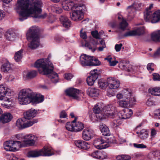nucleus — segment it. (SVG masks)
<instances>
[{
  "label": "nucleus",
  "instance_id": "obj_22",
  "mask_svg": "<svg viewBox=\"0 0 160 160\" xmlns=\"http://www.w3.org/2000/svg\"><path fill=\"white\" fill-rule=\"evenodd\" d=\"M142 6V4L141 3L139 2H135L132 5L128 7V12L129 13H132L131 11L132 12H134L136 10H140V8Z\"/></svg>",
  "mask_w": 160,
  "mask_h": 160
},
{
  "label": "nucleus",
  "instance_id": "obj_43",
  "mask_svg": "<svg viewBox=\"0 0 160 160\" xmlns=\"http://www.w3.org/2000/svg\"><path fill=\"white\" fill-rule=\"evenodd\" d=\"M122 122V120L119 118L114 120L113 122L112 126L114 128H116L121 125Z\"/></svg>",
  "mask_w": 160,
  "mask_h": 160
},
{
  "label": "nucleus",
  "instance_id": "obj_12",
  "mask_svg": "<svg viewBox=\"0 0 160 160\" xmlns=\"http://www.w3.org/2000/svg\"><path fill=\"white\" fill-rule=\"evenodd\" d=\"M20 143L19 141H7L4 144V148L6 151H14L17 149V144L20 146Z\"/></svg>",
  "mask_w": 160,
  "mask_h": 160
},
{
  "label": "nucleus",
  "instance_id": "obj_33",
  "mask_svg": "<svg viewBox=\"0 0 160 160\" xmlns=\"http://www.w3.org/2000/svg\"><path fill=\"white\" fill-rule=\"evenodd\" d=\"M5 36L7 39L8 41H13L15 37V34L12 32L8 31L5 33Z\"/></svg>",
  "mask_w": 160,
  "mask_h": 160
},
{
  "label": "nucleus",
  "instance_id": "obj_6",
  "mask_svg": "<svg viewBox=\"0 0 160 160\" xmlns=\"http://www.w3.org/2000/svg\"><path fill=\"white\" fill-rule=\"evenodd\" d=\"M80 59L81 63L83 66H98L101 64V62L93 56L82 55L80 57Z\"/></svg>",
  "mask_w": 160,
  "mask_h": 160
},
{
  "label": "nucleus",
  "instance_id": "obj_35",
  "mask_svg": "<svg viewBox=\"0 0 160 160\" xmlns=\"http://www.w3.org/2000/svg\"><path fill=\"white\" fill-rule=\"evenodd\" d=\"M152 7V5H150L149 10H147L146 13L144 14V18L146 21H149L150 17L152 14V12L150 9Z\"/></svg>",
  "mask_w": 160,
  "mask_h": 160
},
{
  "label": "nucleus",
  "instance_id": "obj_11",
  "mask_svg": "<svg viewBox=\"0 0 160 160\" xmlns=\"http://www.w3.org/2000/svg\"><path fill=\"white\" fill-rule=\"evenodd\" d=\"M24 138L25 140L20 142V147L32 146L35 144L36 139L35 136L32 134H27L24 136Z\"/></svg>",
  "mask_w": 160,
  "mask_h": 160
},
{
  "label": "nucleus",
  "instance_id": "obj_5",
  "mask_svg": "<svg viewBox=\"0 0 160 160\" xmlns=\"http://www.w3.org/2000/svg\"><path fill=\"white\" fill-rule=\"evenodd\" d=\"M117 98L118 99H123L118 101L119 106L123 108L127 107L128 106H132L134 105L136 102L132 90L129 89H124L122 93H119L117 95Z\"/></svg>",
  "mask_w": 160,
  "mask_h": 160
},
{
  "label": "nucleus",
  "instance_id": "obj_61",
  "mask_svg": "<svg viewBox=\"0 0 160 160\" xmlns=\"http://www.w3.org/2000/svg\"><path fill=\"white\" fill-rule=\"evenodd\" d=\"M67 117V114L64 111H62L60 113V118H65Z\"/></svg>",
  "mask_w": 160,
  "mask_h": 160
},
{
  "label": "nucleus",
  "instance_id": "obj_28",
  "mask_svg": "<svg viewBox=\"0 0 160 160\" xmlns=\"http://www.w3.org/2000/svg\"><path fill=\"white\" fill-rule=\"evenodd\" d=\"M62 5L63 9L67 11H69L71 9L72 10L74 6V3L72 2L67 1L63 2Z\"/></svg>",
  "mask_w": 160,
  "mask_h": 160
},
{
  "label": "nucleus",
  "instance_id": "obj_57",
  "mask_svg": "<svg viewBox=\"0 0 160 160\" xmlns=\"http://www.w3.org/2000/svg\"><path fill=\"white\" fill-rule=\"evenodd\" d=\"M73 77L72 74L70 73L65 74L64 78L67 80L71 79Z\"/></svg>",
  "mask_w": 160,
  "mask_h": 160
},
{
  "label": "nucleus",
  "instance_id": "obj_27",
  "mask_svg": "<svg viewBox=\"0 0 160 160\" xmlns=\"http://www.w3.org/2000/svg\"><path fill=\"white\" fill-rule=\"evenodd\" d=\"M100 129L102 134L105 136H109L110 132L108 127L105 124H102L100 126Z\"/></svg>",
  "mask_w": 160,
  "mask_h": 160
},
{
  "label": "nucleus",
  "instance_id": "obj_64",
  "mask_svg": "<svg viewBox=\"0 0 160 160\" xmlns=\"http://www.w3.org/2000/svg\"><path fill=\"white\" fill-rule=\"evenodd\" d=\"M122 160H130L131 158L129 155H122Z\"/></svg>",
  "mask_w": 160,
  "mask_h": 160
},
{
  "label": "nucleus",
  "instance_id": "obj_42",
  "mask_svg": "<svg viewBox=\"0 0 160 160\" xmlns=\"http://www.w3.org/2000/svg\"><path fill=\"white\" fill-rule=\"evenodd\" d=\"M37 74V72L35 70L32 71L28 72L26 75V78L27 79H31L36 77Z\"/></svg>",
  "mask_w": 160,
  "mask_h": 160
},
{
  "label": "nucleus",
  "instance_id": "obj_20",
  "mask_svg": "<svg viewBox=\"0 0 160 160\" xmlns=\"http://www.w3.org/2000/svg\"><path fill=\"white\" fill-rule=\"evenodd\" d=\"M59 20L65 28H69L71 25V22L66 16H61Z\"/></svg>",
  "mask_w": 160,
  "mask_h": 160
},
{
  "label": "nucleus",
  "instance_id": "obj_38",
  "mask_svg": "<svg viewBox=\"0 0 160 160\" xmlns=\"http://www.w3.org/2000/svg\"><path fill=\"white\" fill-rule=\"evenodd\" d=\"M24 118L18 119L16 122V126L20 129L24 128Z\"/></svg>",
  "mask_w": 160,
  "mask_h": 160
},
{
  "label": "nucleus",
  "instance_id": "obj_44",
  "mask_svg": "<svg viewBox=\"0 0 160 160\" xmlns=\"http://www.w3.org/2000/svg\"><path fill=\"white\" fill-rule=\"evenodd\" d=\"M95 117H96L97 120L104 119L106 118L105 115L102 112L95 114Z\"/></svg>",
  "mask_w": 160,
  "mask_h": 160
},
{
  "label": "nucleus",
  "instance_id": "obj_32",
  "mask_svg": "<svg viewBox=\"0 0 160 160\" xmlns=\"http://www.w3.org/2000/svg\"><path fill=\"white\" fill-rule=\"evenodd\" d=\"M151 39L155 42H160V30L152 33L151 35Z\"/></svg>",
  "mask_w": 160,
  "mask_h": 160
},
{
  "label": "nucleus",
  "instance_id": "obj_52",
  "mask_svg": "<svg viewBox=\"0 0 160 160\" xmlns=\"http://www.w3.org/2000/svg\"><path fill=\"white\" fill-rule=\"evenodd\" d=\"M80 36L83 39L87 38V37L86 32L83 31V29H81L80 31Z\"/></svg>",
  "mask_w": 160,
  "mask_h": 160
},
{
  "label": "nucleus",
  "instance_id": "obj_55",
  "mask_svg": "<svg viewBox=\"0 0 160 160\" xmlns=\"http://www.w3.org/2000/svg\"><path fill=\"white\" fill-rule=\"evenodd\" d=\"M153 63H149L147 65V68L149 71H153L154 70V69L153 68Z\"/></svg>",
  "mask_w": 160,
  "mask_h": 160
},
{
  "label": "nucleus",
  "instance_id": "obj_34",
  "mask_svg": "<svg viewBox=\"0 0 160 160\" xmlns=\"http://www.w3.org/2000/svg\"><path fill=\"white\" fill-rule=\"evenodd\" d=\"M77 118H75L72 122H68L66 124V129L70 131H74V122L76 121Z\"/></svg>",
  "mask_w": 160,
  "mask_h": 160
},
{
  "label": "nucleus",
  "instance_id": "obj_49",
  "mask_svg": "<svg viewBox=\"0 0 160 160\" xmlns=\"http://www.w3.org/2000/svg\"><path fill=\"white\" fill-rule=\"evenodd\" d=\"M107 95L109 97L114 96L115 95L114 92L112 90V89L109 88L107 90Z\"/></svg>",
  "mask_w": 160,
  "mask_h": 160
},
{
  "label": "nucleus",
  "instance_id": "obj_54",
  "mask_svg": "<svg viewBox=\"0 0 160 160\" xmlns=\"http://www.w3.org/2000/svg\"><path fill=\"white\" fill-rule=\"evenodd\" d=\"M160 56V46L158 47L156 52L154 53L153 56L154 58L159 57Z\"/></svg>",
  "mask_w": 160,
  "mask_h": 160
},
{
  "label": "nucleus",
  "instance_id": "obj_16",
  "mask_svg": "<svg viewBox=\"0 0 160 160\" xmlns=\"http://www.w3.org/2000/svg\"><path fill=\"white\" fill-rule=\"evenodd\" d=\"M144 32V29L142 27L138 28L137 29L130 31L126 32L123 36L125 37L132 36L136 35H140Z\"/></svg>",
  "mask_w": 160,
  "mask_h": 160
},
{
  "label": "nucleus",
  "instance_id": "obj_21",
  "mask_svg": "<svg viewBox=\"0 0 160 160\" xmlns=\"http://www.w3.org/2000/svg\"><path fill=\"white\" fill-rule=\"evenodd\" d=\"M36 111L33 109H29L23 113L24 118L25 119H31L34 117L36 115Z\"/></svg>",
  "mask_w": 160,
  "mask_h": 160
},
{
  "label": "nucleus",
  "instance_id": "obj_62",
  "mask_svg": "<svg viewBox=\"0 0 160 160\" xmlns=\"http://www.w3.org/2000/svg\"><path fill=\"white\" fill-rule=\"evenodd\" d=\"M5 16V13L3 10H0V20H2Z\"/></svg>",
  "mask_w": 160,
  "mask_h": 160
},
{
  "label": "nucleus",
  "instance_id": "obj_36",
  "mask_svg": "<svg viewBox=\"0 0 160 160\" xmlns=\"http://www.w3.org/2000/svg\"><path fill=\"white\" fill-rule=\"evenodd\" d=\"M148 91L149 93L154 96H160V88H154L152 89H149Z\"/></svg>",
  "mask_w": 160,
  "mask_h": 160
},
{
  "label": "nucleus",
  "instance_id": "obj_31",
  "mask_svg": "<svg viewBox=\"0 0 160 160\" xmlns=\"http://www.w3.org/2000/svg\"><path fill=\"white\" fill-rule=\"evenodd\" d=\"M88 93L92 97H97L99 95V91L95 88H90L88 89Z\"/></svg>",
  "mask_w": 160,
  "mask_h": 160
},
{
  "label": "nucleus",
  "instance_id": "obj_37",
  "mask_svg": "<svg viewBox=\"0 0 160 160\" xmlns=\"http://www.w3.org/2000/svg\"><path fill=\"white\" fill-rule=\"evenodd\" d=\"M148 131L145 129L141 130L139 135V137L142 140L146 139L148 137Z\"/></svg>",
  "mask_w": 160,
  "mask_h": 160
},
{
  "label": "nucleus",
  "instance_id": "obj_17",
  "mask_svg": "<svg viewBox=\"0 0 160 160\" xmlns=\"http://www.w3.org/2000/svg\"><path fill=\"white\" fill-rule=\"evenodd\" d=\"M93 131L89 128L84 129L82 133L83 138L85 140H90L93 137Z\"/></svg>",
  "mask_w": 160,
  "mask_h": 160
},
{
  "label": "nucleus",
  "instance_id": "obj_4",
  "mask_svg": "<svg viewBox=\"0 0 160 160\" xmlns=\"http://www.w3.org/2000/svg\"><path fill=\"white\" fill-rule=\"evenodd\" d=\"M39 32L38 27L33 26L29 28L26 33L27 38L30 42L28 47L31 49H36L40 45Z\"/></svg>",
  "mask_w": 160,
  "mask_h": 160
},
{
  "label": "nucleus",
  "instance_id": "obj_7",
  "mask_svg": "<svg viewBox=\"0 0 160 160\" xmlns=\"http://www.w3.org/2000/svg\"><path fill=\"white\" fill-rule=\"evenodd\" d=\"M53 154L51 149L45 147L42 149L38 151H31L29 152L28 157H36L40 156H49Z\"/></svg>",
  "mask_w": 160,
  "mask_h": 160
},
{
  "label": "nucleus",
  "instance_id": "obj_26",
  "mask_svg": "<svg viewBox=\"0 0 160 160\" xmlns=\"http://www.w3.org/2000/svg\"><path fill=\"white\" fill-rule=\"evenodd\" d=\"M1 69V70L4 72H7L11 69V65L8 61L5 60L4 62H2Z\"/></svg>",
  "mask_w": 160,
  "mask_h": 160
},
{
  "label": "nucleus",
  "instance_id": "obj_10",
  "mask_svg": "<svg viewBox=\"0 0 160 160\" xmlns=\"http://www.w3.org/2000/svg\"><path fill=\"white\" fill-rule=\"evenodd\" d=\"M13 92L7 87L0 85V100L9 102V97L13 95Z\"/></svg>",
  "mask_w": 160,
  "mask_h": 160
},
{
  "label": "nucleus",
  "instance_id": "obj_8",
  "mask_svg": "<svg viewBox=\"0 0 160 160\" xmlns=\"http://www.w3.org/2000/svg\"><path fill=\"white\" fill-rule=\"evenodd\" d=\"M115 142V139L113 137L112 140H109L108 142L105 141L102 139V138L96 139L93 142L94 146L98 149H103L110 146V144Z\"/></svg>",
  "mask_w": 160,
  "mask_h": 160
},
{
  "label": "nucleus",
  "instance_id": "obj_23",
  "mask_svg": "<svg viewBox=\"0 0 160 160\" xmlns=\"http://www.w3.org/2000/svg\"><path fill=\"white\" fill-rule=\"evenodd\" d=\"M91 43L92 44V45L89 43L86 42L85 46L86 47L88 48L89 49L91 50L92 52H94L96 50V45H98L99 43L97 40L92 38L91 39Z\"/></svg>",
  "mask_w": 160,
  "mask_h": 160
},
{
  "label": "nucleus",
  "instance_id": "obj_58",
  "mask_svg": "<svg viewBox=\"0 0 160 160\" xmlns=\"http://www.w3.org/2000/svg\"><path fill=\"white\" fill-rule=\"evenodd\" d=\"M154 115L156 118L160 119V109L156 110L155 111Z\"/></svg>",
  "mask_w": 160,
  "mask_h": 160
},
{
  "label": "nucleus",
  "instance_id": "obj_59",
  "mask_svg": "<svg viewBox=\"0 0 160 160\" xmlns=\"http://www.w3.org/2000/svg\"><path fill=\"white\" fill-rule=\"evenodd\" d=\"M53 11L59 14L62 12V9L60 8L56 7L55 8H54Z\"/></svg>",
  "mask_w": 160,
  "mask_h": 160
},
{
  "label": "nucleus",
  "instance_id": "obj_18",
  "mask_svg": "<svg viewBox=\"0 0 160 160\" xmlns=\"http://www.w3.org/2000/svg\"><path fill=\"white\" fill-rule=\"evenodd\" d=\"M12 116L9 112L4 113L0 116V122L3 123H8L11 121Z\"/></svg>",
  "mask_w": 160,
  "mask_h": 160
},
{
  "label": "nucleus",
  "instance_id": "obj_51",
  "mask_svg": "<svg viewBox=\"0 0 160 160\" xmlns=\"http://www.w3.org/2000/svg\"><path fill=\"white\" fill-rule=\"evenodd\" d=\"M133 146L134 147L138 148H147V146L143 144H137L136 143L133 144Z\"/></svg>",
  "mask_w": 160,
  "mask_h": 160
},
{
  "label": "nucleus",
  "instance_id": "obj_39",
  "mask_svg": "<svg viewBox=\"0 0 160 160\" xmlns=\"http://www.w3.org/2000/svg\"><path fill=\"white\" fill-rule=\"evenodd\" d=\"M23 51L22 49H21L15 53L14 58L16 61L18 62L21 60L22 58Z\"/></svg>",
  "mask_w": 160,
  "mask_h": 160
},
{
  "label": "nucleus",
  "instance_id": "obj_50",
  "mask_svg": "<svg viewBox=\"0 0 160 160\" xmlns=\"http://www.w3.org/2000/svg\"><path fill=\"white\" fill-rule=\"evenodd\" d=\"M91 34L93 37L96 39L100 38V35L97 30L93 31L91 32Z\"/></svg>",
  "mask_w": 160,
  "mask_h": 160
},
{
  "label": "nucleus",
  "instance_id": "obj_56",
  "mask_svg": "<svg viewBox=\"0 0 160 160\" xmlns=\"http://www.w3.org/2000/svg\"><path fill=\"white\" fill-rule=\"evenodd\" d=\"M122 46V43L116 44L115 46V49L116 51L117 52L120 51Z\"/></svg>",
  "mask_w": 160,
  "mask_h": 160
},
{
  "label": "nucleus",
  "instance_id": "obj_47",
  "mask_svg": "<svg viewBox=\"0 0 160 160\" xmlns=\"http://www.w3.org/2000/svg\"><path fill=\"white\" fill-rule=\"evenodd\" d=\"M119 118L122 119H126L127 118V116H126L125 112L124 110H123L118 114Z\"/></svg>",
  "mask_w": 160,
  "mask_h": 160
},
{
  "label": "nucleus",
  "instance_id": "obj_1",
  "mask_svg": "<svg viewBox=\"0 0 160 160\" xmlns=\"http://www.w3.org/2000/svg\"><path fill=\"white\" fill-rule=\"evenodd\" d=\"M41 2L37 0H18L14 9L18 13V19L23 21L31 16L35 18L43 19L47 16L46 13L41 15Z\"/></svg>",
  "mask_w": 160,
  "mask_h": 160
},
{
  "label": "nucleus",
  "instance_id": "obj_9",
  "mask_svg": "<svg viewBox=\"0 0 160 160\" xmlns=\"http://www.w3.org/2000/svg\"><path fill=\"white\" fill-rule=\"evenodd\" d=\"M82 9L81 6L74 5L72 10V12L70 14L71 19L75 21L81 20L83 17Z\"/></svg>",
  "mask_w": 160,
  "mask_h": 160
},
{
  "label": "nucleus",
  "instance_id": "obj_15",
  "mask_svg": "<svg viewBox=\"0 0 160 160\" xmlns=\"http://www.w3.org/2000/svg\"><path fill=\"white\" fill-rule=\"evenodd\" d=\"M107 86L109 88L111 89H115L119 87L120 82L119 81L114 78L109 77L107 79Z\"/></svg>",
  "mask_w": 160,
  "mask_h": 160
},
{
  "label": "nucleus",
  "instance_id": "obj_48",
  "mask_svg": "<svg viewBox=\"0 0 160 160\" xmlns=\"http://www.w3.org/2000/svg\"><path fill=\"white\" fill-rule=\"evenodd\" d=\"M126 116H127V118H130L133 113L132 110L131 109H127L124 110Z\"/></svg>",
  "mask_w": 160,
  "mask_h": 160
},
{
  "label": "nucleus",
  "instance_id": "obj_30",
  "mask_svg": "<svg viewBox=\"0 0 160 160\" xmlns=\"http://www.w3.org/2000/svg\"><path fill=\"white\" fill-rule=\"evenodd\" d=\"M24 118V128L30 127L34 123L38 122L37 119H35L30 120V119H25Z\"/></svg>",
  "mask_w": 160,
  "mask_h": 160
},
{
  "label": "nucleus",
  "instance_id": "obj_60",
  "mask_svg": "<svg viewBox=\"0 0 160 160\" xmlns=\"http://www.w3.org/2000/svg\"><path fill=\"white\" fill-rule=\"evenodd\" d=\"M153 79L155 80H160V76L158 73H154L153 74Z\"/></svg>",
  "mask_w": 160,
  "mask_h": 160
},
{
  "label": "nucleus",
  "instance_id": "obj_2",
  "mask_svg": "<svg viewBox=\"0 0 160 160\" xmlns=\"http://www.w3.org/2000/svg\"><path fill=\"white\" fill-rule=\"evenodd\" d=\"M34 67L38 68L40 73L48 75L53 82L56 83L58 82V75L53 71V65L48 59L38 60L35 63Z\"/></svg>",
  "mask_w": 160,
  "mask_h": 160
},
{
  "label": "nucleus",
  "instance_id": "obj_41",
  "mask_svg": "<svg viewBox=\"0 0 160 160\" xmlns=\"http://www.w3.org/2000/svg\"><path fill=\"white\" fill-rule=\"evenodd\" d=\"M128 26V23L123 18L121 22L120 23L118 26V28L122 30H124Z\"/></svg>",
  "mask_w": 160,
  "mask_h": 160
},
{
  "label": "nucleus",
  "instance_id": "obj_46",
  "mask_svg": "<svg viewBox=\"0 0 160 160\" xmlns=\"http://www.w3.org/2000/svg\"><path fill=\"white\" fill-rule=\"evenodd\" d=\"M98 84L99 87L102 88H103L106 86H107V82H106L103 79L99 80L98 82Z\"/></svg>",
  "mask_w": 160,
  "mask_h": 160
},
{
  "label": "nucleus",
  "instance_id": "obj_40",
  "mask_svg": "<svg viewBox=\"0 0 160 160\" xmlns=\"http://www.w3.org/2000/svg\"><path fill=\"white\" fill-rule=\"evenodd\" d=\"M103 108L101 104H98L95 105L93 111L95 114L102 112H103Z\"/></svg>",
  "mask_w": 160,
  "mask_h": 160
},
{
  "label": "nucleus",
  "instance_id": "obj_53",
  "mask_svg": "<svg viewBox=\"0 0 160 160\" xmlns=\"http://www.w3.org/2000/svg\"><path fill=\"white\" fill-rule=\"evenodd\" d=\"M104 114L106 116H107L108 117L112 118L114 115V112L113 110H112L110 111V112L108 111L106 113Z\"/></svg>",
  "mask_w": 160,
  "mask_h": 160
},
{
  "label": "nucleus",
  "instance_id": "obj_19",
  "mask_svg": "<svg viewBox=\"0 0 160 160\" xmlns=\"http://www.w3.org/2000/svg\"><path fill=\"white\" fill-rule=\"evenodd\" d=\"M75 143L79 148L83 149H87L90 147L89 144L87 142L82 140L76 141L75 142Z\"/></svg>",
  "mask_w": 160,
  "mask_h": 160
},
{
  "label": "nucleus",
  "instance_id": "obj_24",
  "mask_svg": "<svg viewBox=\"0 0 160 160\" xmlns=\"http://www.w3.org/2000/svg\"><path fill=\"white\" fill-rule=\"evenodd\" d=\"M105 153L104 152H102L98 151H96L92 153L91 155L94 158L103 159L107 157V156L104 155Z\"/></svg>",
  "mask_w": 160,
  "mask_h": 160
},
{
  "label": "nucleus",
  "instance_id": "obj_14",
  "mask_svg": "<svg viewBox=\"0 0 160 160\" xmlns=\"http://www.w3.org/2000/svg\"><path fill=\"white\" fill-rule=\"evenodd\" d=\"M66 94L74 99L78 100L79 98V90L74 88H70L65 91Z\"/></svg>",
  "mask_w": 160,
  "mask_h": 160
},
{
  "label": "nucleus",
  "instance_id": "obj_25",
  "mask_svg": "<svg viewBox=\"0 0 160 160\" xmlns=\"http://www.w3.org/2000/svg\"><path fill=\"white\" fill-rule=\"evenodd\" d=\"M160 20V10H157L153 13L152 17H150L149 21L151 20L152 23H155Z\"/></svg>",
  "mask_w": 160,
  "mask_h": 160
},
{
  "label": "nucleus",
  "instance_id": "obj_45",
  "mask_svg": "<svg viewBox=\"0 0 160 160\" xmlns=\"http://www.w3.org/2000/svg\"><path fill=\"white\" fill-rule=\"evenodd\" d=\"M102 108L103 112L104 114H105L108 111L110 112V111L113 110L114 109V108L112 107V105H107Z\"/></svg>",
  "mask_w": 160,
  "mask_h": 160
},
{
  "label": "nucleus",
  "instance_id": "obj_29",
  "mask_svg": "<svg viewBox=\"0 0 160 160\" xmlns=\"http://www.w3.org/2000/svg\"><path fill=\"white\" fill-rule=\"evenodd\" d=\"M74 132H79L82 131L84 128V125L80 122H74Z\"/></svg>",
  "mask_w": 160,
  "mask_h": 160
},
{
  "label": "nucleus",
  "instance_id": "obj_13",
  "mask_svg": "<svg viewBox=\"0 0 160 160\" xmlns=\"http://www.w3.org/2000/svg\"><path fill=\"white\" fill-rule=\"evenodd\" d=\"M98 73L97 69H94L90 72V76H88L87 79L88 85L90 86H92L96 80L98 78Z\"/></svg>",
  "mask_w": 160,
  "mask_h": 160
},
{
  "label": "nucleus",
  "instance_id": "obj_3",
  "mask_svg": "<svg viewBox=\"0 0 160 160\" xmlns=\"http://www.w3.org/2000/svg\"><path fill=\"white\" fill-rule=\"evenodd\" d=\"M44 100V97L39 94L35 95L30 89H22L19 92L18 101L21 105L27 104L30 102L39 103Z\"/></svg>",
  "mask_w": 160,
  "mask_h": 160
},
{
  "label": "nucleus",
  "instance_id": "obj_63",
  "mask_svg": "<svg viewBox=\"0 0 160 160\" xmlns=\"http://www.w3.org/2000/svg\"><path fill=\"white\" fill-rule=\"evenodd\" d=\"M154 103L153 101L151 99H148L146 102V104L148 106H151Z\"/></svg>",
  "mask_w": 160,
  "mask_h": 160
}]
</instances>
